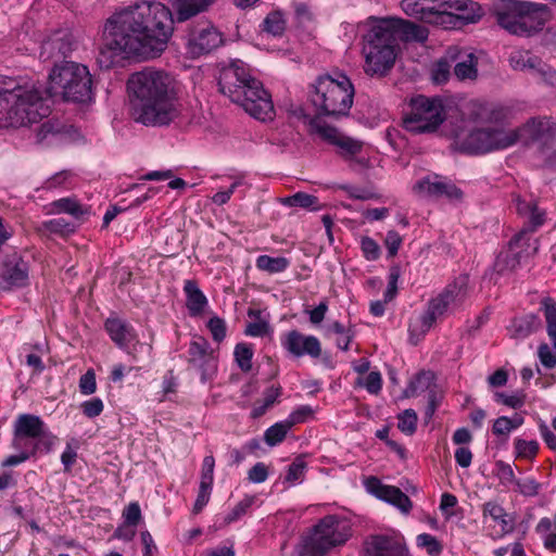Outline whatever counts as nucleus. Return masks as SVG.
I'll list each match as a JSON object with an SVG mask.
<instances>
[{
	"mask_svg": "<svg viewBox=\"0 0 556 556\" xmlns=\"http://www.w3.org/2000/svg\"><path fill=\"white\" fill-rule=\"evenodd\" d=\"M219 90L233 103L239 104L252 117L265 122L275 116L270 93L263 83L254 78L241 61L232 62L220 70Z\"/></svg>",
	"mask_w": 556,
	"mask_h": 556,
	"instance_id": "6",
	"label": "nucleus"
},
{
	"mask_svg": "<svg viewBox=\"0 0 556 556\" xmlns=\"http://www.w3.org/2000/svg\"><path fill=\"white\" fill-rule=\"evenodd\" d=\"M428 36L426 27L404 18H374L363 48L365 73L386 76L394 66L400 42H425Z\"/></svg>",
	"mask_w": 556,
	"mask_h": 556,
	"instance_id": "4",
	"label": "nucleus"
},
{
	"mask_svg": "<svg viewBox=\"0 0 556 556\" xmlns=\"http://www.w3.org/2000/svg\"><path fill=\"white\" fill-rule=\"evenodd\" d=\"M364 556H412L404 538L375 534L364 542Z\"/></svg>",
	"mask_w": 556,
	"mask_h": 556,
	"instance_id": "17",
	"label": "nucleus"
},
{
	"mask_svg": "<svg viewBox=\"0 0 556 556\" xmlns=\"http://www.w3.org/2000/svg\"><path fill=\"white\" fill-rule=\"evenodd\" d=\"M50 206L52 213H65L77 220H81L85 216L90 214V208L80 204L76 198H62L53 201Z\"/></svg>",
	"mask_w": 556,
	"mask_h": 556,
	"instance_id": "32",
	"label": "nucleus"
},
{
	"mask_svg": "<svg viewBox=\"0 0 556 556\" xmlns=\"http://www.w3.org/2000/svg\"><path fill=\"white\" fill-rule=\"evenodd\" d=\"M282 348L295 357L308 355L318 358L321 355V345L314 336H305L298 330H291L281 338Z\"/></svg>",
	"mask_w": 556,
	"mask_h": 556,
	"instance_id": "20",
	"label": "nucleus"
},
{
	"mask_svg": "<svg viewBox=\"0 0 556 556\" xmlns=\"http://www.w3.org/2000/svg\"><path fill=\"white\" fill-rule=\"evenodd\" d=\"M311 101L316 109L317 119L321 116L339 118L346 116L353 105L354 86L344 74H338L336 78L330 75L319 76L312 85Z\"/></svg>",
	"mask_w": 556,
	"mask_h": 556,
	"instance_id": "8",
	"label": "nucleus"
},
{
	"mask_svg": "<svg viewBox=\"0 0 556 556\" xmlns=\"http://www.w3.org/2000/svg\"><path fill=\"white\" fill-rule=\"evenodd\" d=\"M384 244L388 250V256L394 257L402 244V237L395 230H389L387 232Z\"/></svg>",
	"mask_w": 556,
	"mask_h": 556,
	"instance_id": "57",
	"label": "nucleus"
},
{
	"mask_svg": "<svg viewBox=\"0 0 556 556\" xmlns=\"http://www.w3.org/2000/svg\"><path fill=\"white\" fill-rule=\"evenodd\" d=\"M469 277L459 275L439 293L448 303L452 311L458 308L468 296Z\"/></svg>",
	"mask_w": 556,
	"mask_h": 556,
	"instance_id": "27",
	"label": "nucleus"
},
{
	"mask_svg": "<svg viewBox=\"0 0 556 556\" xmlns=\"http://www.w3.org/2000/svg\"><path fill=\"white\" fill-rule=\"evenodd\" d=\"M206 326L215 342L219 343L226 338L227 326L223 318L214 316L208 319Z\"/></svg>",
	"mask_w": 556,
	"mask_h": 556,
	"instance_id": "45",
	"label": "nucleus"
},
{
	"mask_svg": "<svg viewBox=\"0 0 556 556\" xmlns=\"http://www.w3.org/2000/svg\"><path fill=\"white\" fill-rule=\"evenodd\" d=\"M510 66L517 71H527L536 74L540 65V58L529 51H516L509 56Z\"/></svg>",
	"mask_w": 556,
	"mask_h": 556,
	"instance_id": "34",
	"label": "nucleus"
},
{
	"mask_svg": "<svg viewBox=\"0 0 556 556\" xmlns=\"http://www.w3.org/2000/svg\"><path fill=\"white\" fill-rule=\"evenodd\" d=\"M416 545L426 549L429 556H439L443 552L442 543L432 534L421 533L416 538Z\"/></svg>",
	"mask_w": 556,
	"mask_h": 556,
	"instance_id": "40",
	"label": "nucleus"
},
{
	"mask_svg": "<svg viewBox=\"0 0 556 556\" xmlns=\"http://www.w3.org/2000/svg\"><path fill=\"white\" fill-rule=\"evenodd\" d=\"M289 260L283 256L273 257L269 255H260L256 258V267L268 274L282 273L289 267Z\"/></svg>",
	"mask_w": 556,
	"mask_h": 556,
	"instance_id": "36",
	"label": "nucleus"
},
{
	"mask_svg": "<svg viewBox=\"0 0 556 556\" xmlns=\"http://www.w3.org/2000/svg\"><path fill=\"white\" fill-rule=\"evenodd\" d=\"M535 75L541 77L543 79V81H545L546 84H548L551 86H556V71L553 70L547 64H545L541 59H540V65H539V68L536 71Z\"/></svg>",
	"mask_w": 556,
	"mask_h": 556,
	"instance_id": "64",
	"label": "nucleus"
},
{
	"mask_svg": "<svg viewBox=\"0 0 556 556\" xmlns=\"http://www.w3.org/2000/svg\"><path fill=\"white\" fill-rule=\"evenodd\" d=\"M364 387L371 394H378L382 387V378L380 372L370 371L364 381Z\"/></svg>",
	"mask_w": 556,
	"mask_h": 556,
	"instance_id": "60",
	"label": "nucleus"
},
{
	"mask_svg": "<svg viewBox=\"0 0 556 556\" xmlns=\"http://www.w3.org/2000/svg\"><path fill=\"white\" fill-rule=\"evenodd\" d=\"M189 365L200 371L201 380L206 382L213 377L217 368V361L210 350V343L203 337H198L190 342L188 349Z\"/></svg>",
	"mask_w": 556,
	"mask_h": 556,
	"instance_id": "15",
	"label": "nucleus"
},
{
	"mask_svg": "<svg viewBox=\"0 0 556 556\" xmlns=\"http://www.w3.org/2000/svg\"><path fill=\"white\" fill-rule=\"evenodd\" d=\"M410 111L405 115L404 127L414 134L432 132L444 122L445 113L440 99L418 96L412 99Z\"/></svg>",
	"mask_w": 556,
	"mask_h": 556,
	"instance_id": "10",
	"label": "nucleus"
},
{
	"mask_svg": "<svg viewBox=\"0 0 556 556\" xmlns=\"http://www.w3.org/2000/svg\"><path fill=\"white\" fill-rule=\"evenodd\" d=\"M56 441V437L48 431L47 427L43 429L42 437H38L35 440L37 444V453L39 451L50 452Z\"/></svg>",
	"mask_w": 556,
	"mask_h": 556,
	"instance_id": "62",
	"label": "nucleus"
},
{
	"mask_svg": "<svg viewBox=\"0 0 556 556\" xmlns=\"http://www.w3.org/2000/svg\"><path fill=\"white\" fill-rule=\"evenodd\" d=\"M124 522L127 526L136 527L141 520V509L137 502L129 503L123 510Z\"/></svg>",
	"mask_w": 556,
	"mask_h": 556,
	"instance_id": "52",
	"label": "nucleus"
},
{
	"mask_svg": "<svg viewBox=\"0 0 556 556\" xmlns=\"http://www.w3.org/2000/svg\"><path fill=\"white\" fill-rule=\"evenodd\" d=\"M104 327L111 340L122 349H126L136 340L134 328L121 318H108Z\"/></svg>",
	"mask_w": 556,
	"mask_h": 556,
	"instance_id": "26",
	"label": "nucleus"
},
{
	"mask_svg": "<svg viewBox=\"0 0 556 556\" xmlns=\"http://www.w3.org/2000/svg\"><path fill=\"white\" fill-rule=\"evenodd\" d=\"M45 421L37 415L20 414L13 424V433L36 440L42 437Z\"/></svg>",
	"mask_w": 556,
	"mask_h": 556,
	"instance_id": "29",
	"label": "nucleus"
},
{
	"mask_svg": "<svg viewBox=\"0 0 556 556\" xmlns=\"http://www.w3.org/2000/svg\"><path fill=\"white\" fill-rule=\"evenodd\" d=\"M290 422L286 419L270 426L264 433V441L268 446H276L283 442L287 433L291 430Z\"/></svg>",
	"mask_w": 556,
	"mask_h": 556,
	"instance_id": "38",
	"label": "nucleus"
},
{
	"mask_svg": "<svg viewBox=\"0 0 556 556\" xmlns=\"http://www.w3.org/2000/svg\"><path fill=\"white\" fill-rule=\"evenodd\" d=\"M40 229H43L50 233L67 236L74 233L76 225L68 222L64 217H56L50 220H46L41 224Z\"/></svg>",
	"mask_w": 556,
	"mask_h": 556,
	"instance_id": "39",
	"label": "nucleus"
},
{
	"mask_svg": "<svg viewBox=\"0 0 556 556\" xmlns=\"http://www.w3.org/2000/svg\"><path fill=\"white\" fill-rule=\"evenodd\" d=\"M361 248L364 254V257L367 261H376L380 256V247L379 244L370 237H363L361 241Z\"/></svg>",
	"mask_w": 556,
	"mask_h": 556,
	"instance_id": "51",
	"label": "nucleus"
},
{
	"mask_svg": "<svg viewBox=\"0 0 556 556\" xmlns=\"http://www.w3.org/2000/svg\"><path fill=\"white\" fill-rule=\"evenodd\" d=\"M72 174L68 170H62L56 173L45 182L46 189H54L59 187L67 186V181L71 179Z\"/></svg>",
	"mask_w": 556,
	"mask_h": 556,
	"instance_id": "63",
	"label": "nucleus"
},
{
	"mask_svg": "<svg viewBox=\"0 0 556 556\" xmlns=\"http://www.w3.org/2000/svg\"><path fill=\"white\" fill-rule=\"evenodd\" d=\"M366 485L370 493H372L378 498L392 504L403 514H408L410 511L413 507L412 501L404 492L401 491V489L393 485L383 484L376 477L368 478Z\"/></svg>",
	"mask_w": 556,
	"mask_h": 556,
	"instance_id": "21",
	"label": "nucleus"
},
{
	"mask_svg": "<svg viewBox=\"0 0 556 556\" xmlns=\"http://www.w3.org/2000/svg\"><path fill=\"white\" fill-rule=\"evenodd\" d=\"M11 446L18 453L28 454V458L35 457L37 454V444H35L34 439L28 437H22L13 433Z\"/></svg>",
	"mask_w": 556,
	"mask_h": 556,
	"instance_id": "43",
	"label": "nucleus"
},
{
	"mask_svg": "<svg viewBox=\"0 0 556 556\" xmlns=\"http://www.w3.org/2000/svg\"><path fill=\"white\" fill-rule=\"evenodd\" d=\"M0 278L10 288H24L29 285L28 262L17 252H11L0 257Z\"/></svg>",
	"mask_w": 556,
	"mask_h": 556,
	"instance_id": "14",
	"label": "nucleus"
},
{
	"mask_svg": "<svg viewBox=\"0 0 556 556\" xmlns=\"http://www.w3.org/2000/svg\"><path fill=\"white\" fill-rule=\"evenodd\" d=\"M515 485L525 496H536L541 489V484L533 478L518 479Z\"/></svg>",
	"mask_w": 556,
	"mask_h": 556,
	"instance_id": "50",
	"label": "nucleus"
},
{
	"mask_svg": "<svg viewBox=\"0 0 556 556\" xmlns=\"http://www.w3.org/2000/svg\"><path fill=\"white\" fill-rule=\"evenodd\" d=\"M492 14L503 29L518 36L541 30L552 16L546 4L522 0H496Z\"/></svg>",
	"mask_w": 556,
	"mask_h": 556,
	"instance_id": "7",
	"label": "nucleus"
},
{
	"mask_svg": "<svg viewBox=\"0 0 556 556\" xmlns=\"http://www.w3.org/2000/svg\"><path fill=\"white\" fill-rule=\"evenodd\" d=\"M448 312H452V309L448 306V303L443 301V298H441L439 294L432 298L428 302L425 312L415 319L410 320V336H425L435 325V323Z\"/></svg>",
	"mask_w": 556,
	"mask_h": 556,
	"instance_id": "18",
	"label": "nucleus"
},
{
	"mask_svg": "<svg viewBox=\"0 0 556 556\" xmlns=\"http://www.w3.org/2000/svg\"><path fill=\"white\" fill-rule=\"evenodd\" d=\"M184 292L186 295V306L191 317H199L203 314L208 304L207 298L199 288L195 280H186L184 283Z\"/></svg>",
	"mask_w": 556,
	"mask_h": 556,
	"instance_id": "30",
	"label": "nucleus"
},
{
	"mask_svg": "<svg viewBox=\"0 0 556 556\" xmlns=\"http://www.w3.org/2000/svg\"><path fill=\"white\" fill-rule=\"evenodd\" d=\"M538 356L540 362L547 369L556 366V352L553 353L547 343H541L538 349Z\"/></svg>",
	"mask_w": 556,
	"mask_h": 556,
	"instance_id": "56",
	"label": "nucleus"
},
{
	"mask_svg": "<svg viewBox=\"0 0 556 556\" xmlns=\"http://www.w3.org/2000/svg\"><path fill=\"white\" fill-rule=\"evenodd\" d=\"M212 489L213 486L200 484L198 496L193 505L194 514H199L203 509V507L208 503Z\"/></svg>",
	"mask_w": 556,
	"mask_h": 556,
	"instance_id": "61",
	"label": "nucleus"
},
{
	"mask_svg": "<svg viewBox=\"0 0 556 556\" xmlns=\"http://www.w3.org/2000/svg\"><path fill=\"white\" fill-rule=\"evenodd\" d=\"M174 23L173 12L160 1L142 0L116 10L105 21L98 63L109 68L115 58H159L173 36Z\"/></svg>",
	"mask_w": 556,
	"mask_h": 556,
	"instance_id": "1",
	"label": "nucleus"
},
{
	"mask_svg": "<svg viewBox=\"0 0 556 556\" xmlns=\"http://www.w3.org/2000/svg\"><path fill=\"white\" fill-rule=\"evenodd\" d=\"M483 15L478 2L472 0H441L440 26L445 28L462 24L476 23Z\"/></svg>",
	"mask_w": 556,
	"mask_h": 556,
	"instance_id": "12",
	"label": "nucleus"
},
{
	"mask_svg": "<svg viewBox=\"0 0 556 556\" xmlns=\"http://www.w3.org/2000/svg\"><path fill=\"white\" fill-rule=\"evenodd\" d=\"M50 88L40 90L24 78L0 76V121L11 127L29 126L51 113L50 97L61 94L65 101L88 102L92 99V80L87 66L64 61L49 75Z\"/></svg>",
	"mask_w": 556,
	"mask_h": 556,
	"instance_id": "2",
	"label": "nucleus"
},
{
	"mask_svg": "<svg viewBox=\"0 0 556 556\" xmlns=\"http://www.w3.org/2000/svg\"><path fill=\"white\" fill-rule=\"evenodd\" d=\"M482 517L484 521L490 518L494 522L491 532L493 539H501L514 531L513 518L496 502L490 501L482 505Z\"/></svg>",
	"mask_w": 556,
	"mask_h": 556,
	"instance_id": "24",
	"label": "nucleus"
},
{
	"mask_svg": "<svg viewBox=\"0 0 556 556\" xmlns=\"http://www.w3.org/2000/svg\"><path fill=\"white\" fill-rule=\"evenodd\" d=\"M83 414L88 418H94L101 415L103 412L104 405L101 399L92 397L88 401H85L80 405Z\"/></svg>",
	"mask_w": 556,
	"mask_h": 556,
	"instance_id": "53",
	"label": "nucleus"
},
{
	"mask_svg": "<svg viewBox=\"0 0 556 556\" xmlns=\"http://www.w3.org/2000/svg\"><path fill=\"white\" fill-rule=\"evenodd\" d=\"M253 351L250 345L245 343H239L235 348V358L238 366L243 371H250L252 368Z\"/></svg>",
	"mask_w": 556,
	"mask_h": 556,
	"instance_id": "42",
	"label": "nucleus"
},
{
	"mask_svg": "<svg viewBox=\"0 0 556 556\" xmlns=\"http://www.w3.org/2000/svg\"><path fill=\"white\" fill-rule=\"evenodd\" d=\"M530 231L520 230L508 243L507 249L500 252L494 268L498 274H505L515 270L521 260L522 253L529 248Z\"/></svg>",
	"mask_w": 556,
	"mask_h": 556,
	"instance_id": "16",
	"label": "nucleus"
},
{
	"mask_svg": "<svg viewBox=\"0 0 556 556\" xmlns=\"http://www.w3.org/2000/svg\"><path fill=\"white\" fill-rule=\"evenodd\" d=\"M79 390L85 395L93 394L97 390L96 374L92 369L87 370L79 379Z\"/></svg>",
	"mask_w": 556,
	"mask_h": 556,
	"instance_id": "55",
	"label": "nucleus"
},
{
	"mask_svg": "<svg viewBox=\"0 0 556 556\" xmlns=\"http://www.w3.org/2000/svg\"><path fill=\"white\" fill-rule=\"evenodd\" d=\"M214 468H215V458L213 455H207L203 458L202 468H201V485H210L213 486L214 482Z\"/></svg>",
	"mask_w": 556,
	"mask_h": 556,
	"instance_id": "47",
	"label": "nucleus"
},
{
	"mask_svg": "<svg viewBox=\"0 0 556 556\" xmlns=\"http://www.w3.org/2000/svg\"><path fill=\"white\" fill-rule=\"evenodd\" d=\"M417 427V414L414 409H405L399 415L397 428L406 433L413 434Z\"/></svg>",
	"mask_w": 556,
	"mask_h": 556,
	"instance_id": "44",
	"label": "nucleus"
},
{
	"mask_svg": "<svg viewBox=\"0 0 556 556\" xmlns=\"http://www.w3.org/2000/svg\"><path fill=\"white\" fill-rule=\"evenodd\" d=\"M514 445L517 458L532 459L539 451V443L535 440L516 439Z\"/></svg>",
	"mask_w": 556,
	"mask_h": 556,
	"instance_id": "41",
	"label": "nucleus"
},
{
	"mask_svg": "<svg viewBox=\"0 0 556 556\" xmlns=\"http://www.w3.org/2000/svg\"><path fill=\"white\" fill-rule=\"evenodd\" d=\"M427 392V406L425 409V417L431 419L442 401V392L438 389L433 382V375L428 372H420L410 382L406 390L407 396H415L419 393Z\"/></svg>",
	"mask_w": 556,
	"mask_h": 556,
	"instance_id": "19",
	"label": "nucleus"
},
{
	"mask_svg": "<svg viewBox=\"0 0 556 556\" xmlns=\"http://www.w3.org/2000/svg\"><path fill=\"white\" fill-rule=\"evenodd\" d=\"M286 25L287 22L282 12L277 10L266 15L262 23V30L275 37H280L286 31Z\"/></svg>",
	"mask_w": 556,
	"mask_h": 556,
	"instance_id": "35",
	"label": "nucleus"
},
{
	"mask_svg": "<svg viewBox=\"0 0 556 556\" xmlns=\"http://www.w3.org/2000/svg\"><path fill=\"white\" fill-rule=\"evenodd\" d=\"M306 469V463L303 460L302 457H296L292 464L288 467V471L286 475V482L294 483L298 480H300L305 472Z\"/></svg>",
	"mask_w": 556,
	"mask_h": 556,
	"instance_id": "49",
	"label": "nucleus"
},
{
	"mask_svg": "<svg viewBox=\"0 0 556 556\" xmlns=\"http://www.w3.org/2000/svg\"><path fill=\"white\" fill-rule=\"evenodd\" d=\"M281 203L287 206H299L317 211L320 208L318 198L305 192H296L293 195L281 199Z\"/></svg>",
	"mask_w": 556,
	"mask_h": 556,
	"instance_id": "37",
	"label": "nucleus"
},
{
	"mask_svg": "<svg viewBox=\"0 0 556 556\" xmlns=\"http://www.w3.org/2000/svg\"><path fill=\"white\" fill-rule=\"evenodd\" d=\"M73 50L74 40L72 35L64 30H58L42 41L39 58L43 62L56 61L61 58H66Z\"/></svg>",
	"mask_w": 556,
	"mask_h": 556,
	"instance_id": "22",
	"label": "nucleus"
},
{
	"mask_svg": "<svg viewBox=\"0 0 556 556\" xmlns=\"http://www.w3.org/2000/svg\"><path fill=\"white\" fill-rule=\"evenodd\" d=\"M495 397L497 402L511 407V408H520L525 404L526 395L521 392L507 395L503 392H496Z\"/></svg>",
	"mask_w": 556,
	"mask_h": 556,
	"instance_id": "54",
	"label": "nucleus"
},
{
	"mask_svg": "<svg viewBox=\"0 0 556 556\" xmlns=\"http://www.w3.org/2000/svg\"><path fill=\"white\" fill-rule=\"evenodd\" d=\"M401 8L410 17L439 25L441 0H402Z\"/></svg>",
	"mask_w": 556,
	"mask_h": 556,
	"instance_id": "23",
	"label": "nucleus"
},
{
	"mask_svg": "<svg viewBox=\"0 0 556 556\" xmlns=\"http://www.w3.org/2000/svg\"><path fill=\"white\" fill-rule=\"evenodd\" d=\"M540 326V318L535 314H527L511 319L507 331L511 339L523 340L534 333Z\"/></svg>",
	"mask_w": 556,
	"mask_h": 556,
	"instance_id": "31",
	"label": "nucleus"
},
{
	"mask_svg": "<svg viewBox=\"0 0 556 556\" xmlns=\"http://www.w3.org/2000/svg\"><path fill=\"white\" fill-rule=\"evenodd\" d=\"M224 43V35L211 22L190 24L185 36V50L190 59L208 55Z\"/></svg>",
	"mask_w": 556,
	"mask_h": 556,
	"instance_id": "11",
	"label": "nucleus"
},
{
	"mask_svg": "<svg viewBox=\"0 0 556 556\" xmlns=\"http://www.w3.org/2000/svg\"><path fill=\"white\" fill-rule=\"evenodd\" d=\"M127 91L134 119L146 126H167L182 114L176 79L163 70L146 67L132 73Z\"/></svg>",
	"mask_w": 556,
	"mask_h": 556,
	"instance_id": "3",
	"label": "nucleus"
},
{
	"mask_svg": "<svg viewBox=\"0 0 556 556\" xmlns=\"http://www.w3.org/2000/svg\"><path fill=\"white\" fill-rule=\"evenodd\" d=\"M414 189L420 194L433 198L445 197L450 200H459L463 197V191L454 184L441 180H431L430 178L419 180L415 185Z\"/></svg>",
	"mask_w": 556,
	"mask_h": 556,
	"instance_id": "25",
	"label": "nucleus"
},
{
	"mask_svg": "<svg viewBox=\"0 0 556 556\" xmlns=\"http://www.w3.org/2000/svg\"><path fill=\"white\" fill-rule=\"evenodd\" d=\"M540 143L543 148H556V122L549 117H533L522 127L507 129L501 124H490L472 129L466 137L458 138L459 150L469 154H484L514 146L519 139Z\"/></svg>",
	"mask_w": 556,
	"mask_h": 556,
	"instance_id": "5",
	"label": "nucleus"
},
{
	"mask_svg": "<svg viewBox=\"0 0 556 556\" xmlns=\"http://www.w3.org/2000/svg\"><path fill=\"white\" fill-rule=\"evenodd\" d=\"M401 276V269L397 265H393L390 267L389 270V280H388V288L383 294L384 302L392 301L397 292V281Z\"/></svg>",
	"mask_w": 556,
	"mask_h": 556,
	"instance_id": "46",
	"label": "nucleus"
},
{
	"mask_svg": "<svg viewBox=\"0 0 556 556\" xmlns=\"http://www.w3.org/2000/svg\"><path fill=\"white\" fill-rule=\"evenodd\" d=\"M478 59L469 52L459 55V61L454 66V74L459 80H475L478 76Z\"/></svg>",
	"mask_w": 556,
	"mask_h": 556,
	"instance_id": "33",
	"label": "nucleus"
},
{
	"mask_svg": "<svg viewBox=\"0 0 556 556\" xmlns=\"http://www.w3.org/2000/svg\"><path fill=\"white\" fill-rule=\"evenodd\" d=\"M268 478V467L260 462L256 463L248 472V479L253 483H262Z\"/></svg>",
	"mask_w": 556,
	"mask_h": 556,
	"instance_id": "59",
	"label": "nucleus"
},
{
	"mask_svg": "<svg viewBox=\"0 0 556 556\" xmlns=\"http://www.w3.org/2000/svg\"><path fill=\"white\" fill-rule=\"evenodd\" d=\"M253 504V497H245L242 501H240L231 510L230 514L226 517V521L228 523L233 522L238 520L240 517L247 514L248 509Z\"/></svg>",
	"mask_w": 556,
	"mask_h": 556,
	"instance_id": "58",
	"label": "nucleus"
},
{
	"mask_svg": "<svg viewBox=\"0 0 556 556\" xmlns=\"http://www.w3.org/2000/svg\"><path fill=\"white\" fill-rule=\"evenodd\" d=\"M351 535L349 520L337 515L325 516L303 536L298 556H325L330 549L343 545Z\"/></svg>",
	"mask_w": 556,
	"mask_h": 556,
	"instance_id": "9",
	"label": "nucleus"
},
{
	"mask_svg": "<svg viewBox=\"0 0 556 556\" xmlns=\"http://www.w3.org/2000/svg\"><path fill=\"white\" fill-rule=\"evenodd\" d=\"M309 124L325 141L338 148L343 159L352 160L362 152V141L341 134L336 127L323 125L317 119H311Z\"/></svg>",
	"mask_w": 556,
	"mask_h": 556,
	"instance_id": "13",
	"label": "nucleus"
},
{
	"mask_svg": "<svg viewBox=\"0 0 556 556\" xmlns=\"http://www.w3.org/2000/svg\"><path fill=\"white\" fill-rule=\"evenodd\" d=\"M495 468H496V476L501 480L502 484H504V485H509L513 483L515 484L516 481L518 480L515 476L513 467L509 464H507L503 460H497L495 463Z\"/></svg>",
	"mask_w": 556,
	"mask_h": 556,
	"instance_id": "48",
	"label": "nucleus"
},
{
	"mask_svg": "<svg viewBox=\"0 0 556 556\" xmlns=\"http://www.w3.org/2000/svg\"><path fill=\"white\" fill-rule=\"evenodd\" d=\"M215 0H173L175 18L184 23L201 13L208 11Z\"/></svg>",
	"mask_w": 556,
	"mask_h": 556,
	"instance_id": "28",
	"label": "nucleus"
}]
</instances>
